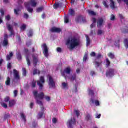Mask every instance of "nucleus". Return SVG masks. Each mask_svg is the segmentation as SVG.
<instances>
[{"instance_id":"bf43d9fd","label":"nucleus","mask_w":128,"mask_h":128,"mask_svg":"<svg viewBox=\"0 0 128 128\" xmlns=\"http://www.w3.org/2000/svg\"><path fill=\"white\" fill-rule=\"evenodd\" d=\"M56 52H62V48H60V47H58L56 48Z\"/></svg>"},{"instance_id":"9b49d317","label":"nucleus","mask_w":128,"mask_h":128,"mask_svg":"<svg viewBox=\"0 0 128 128\" xmlns=\"http://www.w3.org/2000/svg\"><path fill=\"white\" fill-rule=\"evenodd\" d=\"M24 6L28 12H34V9L30 7V2H24Z\"/></svg>"},{"instance_id":"f3484780","label":"nucleus","mask_w":128,"mask_h":128,"mask_svg":"<svg viewBox=\"0 0 128 128\" xmlns=\"http://www.w3.org/2000/svg\"><path fill=\"white\" fill-rule=\"evenodd\" d=\"M94 64H95L96 68H98L100 66V65L102 64V61L100 60L99 62L95 61Z\"/></svg>"},{"instance_id":"7c9ffc66","label":"nucleus","mask_w":128,"mask_h":128,"mask_svg":"<svg viewBox=\"0 0 128 128\" xmlns=\"http://www.w3.org/2000/svg\"><path fill=\"white\" fill-rule=\"evenodd\" d=\"M36 74H40V71L38 70V69H34L33 70V75L34 76V75Z\"/></svg>"},{"instance_id":"c03bdc74","label":"nucleus","mask_w":128,"mask_h":128,"mask_svg":"<svg viewBox=\"0 0 128 128\" xmlns=\"http://www.w3.org/2000/svg\"><path fill=\"white\" fill-rule=\"evenodd\" d=\"M102 58V54L100 53L98 54L96 56L95 58V60H100Z\"/></svg>"},{"instance_id":"338daca9","label":"nucleus","mask_w":128,"mask_h":128,"mask_svg":"<svg viewBox=\"0 0 128 128\" xmlns=\"http://www.w3.org/2000/svg\"><path fill=\"white\" fill-rule=\"evenodd\" d=\"M90 74L92 76H94V74H96V72H94V70H92L90 71Z\"/></svg>"},{"instance_id":"4c0bfd02","label":"nucleus","mask_w":128,"mask_h":128,"mask_svg":"<svg viewBox=\"0 0 128 128\" xmlns=\"http://www.w3.org/2000/svg\"><path fill=\"white\" fill-rule=\"evenodd\" d=\"M10 114H4V120H6L8 118H10Z\"/></svg>"},{"instance_id":"4468645a","label":"nucleus","mask_w":128,"mask_h":128,"mask_svg":"<svg viewBox=\"0 0 128 128\" xmlns=\"http://www.w3.org/2000/svg\"><path fill=\"white\" fill-rule=\"evenodd\" d=\"M62 2L55 3L53 5L54 8H55L56 10V8H62Z\"/></svg>"},{"instance_id":"864d4df0","label":"nucleus","mask_w":128,"mask_h":128,"mask_svg":"<svg viewBox=\"0 0 128 128\" xmlns=\"http://www.w3.org/2000/svg\"><path fill=\"white\" fill-rule=\"evenodd\" d=\"M4 102H10V98L8 96H6L4 99Z\"/></svg>"},{"instance_id":"2eb2a0df","label":"nucleus","mask_w":128,"mask_h":128,"mask_svg":"<svg viewBox=\"0 0 128 128\" xmlns=\"http://www.w3.org/2000/svg\"><path fill=\"white\" fill-rule=\"evenodd\" d=\"M90 102H91V104H95V106H99L100 105V101H98V100H94V99L91 98L90 99Z\"/></svg>"},{"instance_id":"a18cd8bd","label":"nucleus","mask_w":128,"mask_h":128,"mask_svg":"<svg viewBox=\"0 0 128 128\" xmlns=\"http://www.w3.org/2000/svg\"><path fill=\"white\" fill-rule=\"evenodd\" d=\"M26 28V24H23L21 26H20V30H24Z\"/></svg>"},{"instance_id":"e433bc0d","label":"nucleus","mask_w":128,"mask_h":128,"mask_svg":"<svg viewBox=\"0 0 128 128\" xmlns=\"http://www.w3.org/2000/svg\"><path fill=\"white\" fill-rule=\"evenodd\" d=\"M85 118L87 120H90L92 118V116H90V114H88L85 117Z\"/></svg>"},{"instance_id":"f03ea898","label":"nucleus","mask_w":128,"mask_h":128,"mask_svg":"<svg viewBox=\"0 0 128 128\" xmlns=\"http://www.w3.org/2000/svg\"><path fill=\"white\" fill-rule=\"evenodd\" d=\"M33 95L35 100H36V102L40 106H42V100H43L44 98V94L43 92H40V93L38 94V91L34 90L33 91Z\"/></svg>"},{"instance_id":"ea45409f","label":"nucleus","mask_w":128,"mask_h":128,"mask_svg":"<svg viewBox=\"0 0 128 128\" xmlns=\"http://www.w3.org/2000/svg\"><path fill=\"white\" fill-rule=\"evenodd\" d=\"M17 59L18 60H22V55L20 54V52H18L17 54Z\"/></svg>"},{"instance_id":"72a5a7b5","label":"nucleus","mask_w":128,"mask_h":128,"mask_svg":"<svg viewBox=\"0 0 128 128\" xmlns=\"http://www.w3.org/2000/svg\"><path fill=\"white\" fill-rule=\"evenodd\" d=\"M22 76H26V68H22Z\"/></svg>"},{"instance_id":"b1692460","label":"nucleus","mask_w":128,"mask_h":128,"mask_svg":"<svg viewBox=\"0 0 128 128\" xmlns=\"http://www.w3.org/2000/svg\"><path fill=\"white\" fill-rule=\"evenodd\" d=\"M86 46H88L90 44V37H88V36L86 35Z\"/></svg>"},{"instance_id":"c756f323","label":"nucleus","mask_w":128,"mask_h":128,"mask_svg":"<svg viewBox=\"0 0 128 128\" xmlns=\"http://www.w3.org/2000/svg\"><path fill=\"white\" fill-rule=\"evenodd\" d=\"M88 14H90V16H96V12H94V10H88Z\"/></svg>"},{"instance_id":"6ab92c4d","label":"nucleus","mask_w":128,"mask_h":128,"mask_svg":"<svg viewBox=\"0 0 128 128\" xmlns=\"http://www.w3.org/2000/svg\"><path fill=\"white\" fill-rule=\"evenodd\" d=\"M112 76V69H109L106 72V76Z\"/></svg>"},{"instance_id":"774afa93","label":"nucleus","mask_w":128,"mask_h":128,"mask_svg":"<svg viewBox=\"0 0 128 128\" xmlns=\"http://www.w3.org/2000/svg\"><path fill=\"white\" fill-rule=\"evenodd\" d=\"M91 56H96V52H92L90 53Z\"/></svg>"},{"instance_id":"0e129e2a","label":"nucleus","mask_w":128,"mask_h":128,"mask_svg":"<svg viewBox=\"0 0 128 128\" xmlns=\"http://www.w3.org/2000/svg\"><path fill=\"white\" fill-rule=\"evenodd\" d=\"M30 44H32V42L30 41H29L26 42V45L27 46H30Z\"/></svg>"},{"instance_id":"58836bf2","label":"nucleus","mask_w":128,"mask_h":128,"mask_svg":"<svg viewBox=\"0 0 128 128\" xmlns=\"http://www.w3.org/2000/svg\"><path fill=\"white\" fill-rule=\"evenodd\" d=\"M88 60V53H86L83 57V62H86Z\"/></svg>"},{"instance_id":"5fc2aeb1","label":"nucleus","mask_w":128,"mask_h":128,"mask_svg":"<svg viewBox=\"0 0 128 128\" xmlns=\"http://www.w3.org/2000/svg\"><path fill=\"white\" fill-rule=\"evenodd\" d=\"M14 98H16L18 96V90H14Z\"/></svg>"},{"instance_id":"052dcab7","label":"nucleus","mask_w":128,"mask_h":128,"mask_svg":"<svg viewBox=\"0 0 128 128\" xmlns=\"http://www.w3.org/2000/svg\"><path fill=\"white\" fill-rule=\"evenodd\" d=\"M7 68H9V70H10L12 68V64L8 63L7 64Z\"/></svg>"},{"instance_id":"423d86ee","label":"nucleus","mask_w":128,"mask_h":128,"mask_svg":"<svg viewBox=\"0 0 128 128\" xmlns=\"http://www.w3.org/2000/svg\"><path fill=\"white\" fill-rule=\"evenodd\" d=\"M42 47L44 48V54L46 58H48V46L46 43L43 44L42 45Z\"/></svg>"},{"instance_id":"2f4dec72","label":"nucleus","mask_w":128,"mask_h":128,"mask_svg":"<svg viewBox=\"0 0 128 128\" xmlns=\"http://www.w3.org/2000/svg\"><path fill=\"white\" fill-rule=\"evenodd\" d=\"M44 112H39L38 114V118H42V116H44Z\"/></svg>"},{"instance_id":"393cba45","label":"nucleus","mask_w":128,"mask_h":128,"mask_svg":"<svg viewBox=\"0 0 128 128\" xmlns=\"http://www.w3.org/2000/svg\"><path fill=\"white\" fill-rule=\"evenodd\" d=\"M110 66V61L108 60V58H106V68H108Z\"/></svg>"},{"instance_id":"dca6fc26","label":"nucleus","mask_w":128,"mask_h":128,"mask_svg":"<svg viewBox=\"0 0 128 128\" xmlns=\"http://www.w3.org/2000/svg\"><path fill=\"white\" fill-rule=\"evenodd\" d=\"M102 24H104V19L102 18H100L97 22V26L98 28H100L102 26Z\"/></svg>"},{"instance_id":"de8ad7c7","label":"nucleus","mask_w":128,"mask_h":128,"mask_svg":"<svg viewBox=\"0 0 128 128\" xmlns=\"http://www.w3.org/2000/svg\"><path fill=\"white\" fill-rule=\"evenodd\" d=\"M31 86L32 88H34L36 86V82L33 81L32 82Z\"/></svg>"},{"instance_id":"e2e57ef3","label":"nucleus","mask_w":128,"mask_h":128,"mask_svg":"<svg viewBox=\"0 0 128 128\" xmlns=\"http://www.w3.org/2000/svg\"><path fill=\"white\" fill-rule=\"evenodd\" d=\"M45 98L48 102H50V97L48 96H46Z\"/></svg>"},{"instance_id":"37998d69","label":"nucleus","mask_w":128,"mask_h":128,"mask_svg":"<svg viewBox=\"0 0 128 128\" xmlns=\"http://www.w3.org/2000/svg\"><path fill=\"white\" fill-rule=\"evenodd\" d=\"M28 37L32 36V30H29L28 32Z\"/></svg>"},{"instance_id":"a19ab883","label":"nucleus","mask_w":128,"mask_h":128,"mask_svg":"<svg viewBox=\"0 0 128 128\" xmlns=\"http://www.w3.org/2000/svg\"><path fill=\"white\" fill-rule=\"evenodd\" d=\"M124 46H125L126 48H128V39H125L124 40Z\"/></svg>"},{"instance_id":"3c124183","label":"nucleus","mask_w":128,"mask_h":128,"mask_svg":"<svg viewBox=\"0 0 128 128\" xmlns=\"http://www.w3.org/2000/svg\"><path fill=\"white\" fill-rule=\"evenodd\" d=\"M102 4L104 6H105V8H108V4H106V2L104 0L102 2Z\"/></svg>"},{"instance_id":"680f3d73","label":"nucleus","mask_w":128,"mask_h":128,"mask_svg":"<svg viewBox=\"0 0 128 128\" xmlns=\"http://www.w3.org/2000/svg\"><path fill=\"white\" fill-rule=\"evenodd\" d=\"M62 86L64 88H66L68 86V84L66 82H62Z\"/></svg>"},{"instance_id":"20e7f679","label":"nucleus","mask_w":128,"mask_h":128,"mask_svg":"<svg viewBox=\"0 0 128 128\" xmlns=\"http://www.w3.org/2000/svg\"><path fill=\"white\" fill-rule=\"evenodd\" d=\"M44 77L41 76L38 80H37V84L39 86L40 90L44 88V84L45 82Z\"/></svg>"},{"instance_id":"a211bd4d","label":"nucleus","mask_w":128,"mask_h":128,"mask_svg":"<svg viewBox=\"0 0 128 128\" xmlns=\"http://www.w3.org/2000/svg\"><path fill=\"white\" fill-rule=\"evenodd\" d=\"M68 78L70 80V82H74V80H76V74H73L72 76L69 77Z\"/></svg>"},{"instance_id":"49530a36","label":"nucleus","mask_w":128,"mask_h":128,"mask_svg":"<svg viewBox=\"0 0 128 128\" xmlns=\"http://www.w3.org/2000/svg\"><path fill=\"white\" fill-rule=\"evenodd\" d=\"M114 44L116 46H117L118 48H120V40H117L115 42Z\"/></svg>"},{"instance_id":"6e6552de","label":"nucleus","mask_w":128,"mask_h":128,"mask_svg":"<svg viewBox=\"0 0 128 128\" xmlns=\"http://www.w3.org/2000/svg\"><path fill=\"white\" fill-rule=\"evenodd\" d=\"M67 124L68 128H72V124H76V119L74 118H71L70 120H69L67 122Z\"/></svg>"},{"instance_id":"09e8293b","label":"nucleus","mask_w":128,"mask_h":128,"mask_svg":"<svg viewBox=\"0 0 128 128\" xmlns=\"http://www.w3.org/2000/svg\"><path fill=\"white\" fill-rule=\"evenodd\" d=\"M74 112L77 116V118H78V116H80V111L78 110H74Z\"/></svg>"},{"instance_id":"0eeeda50","label":"nucleus","mask_w":128,"mask_h":128,"mask_svg":"<svg viewBox=\"0 0 128 128\" xmlns=\"http://www.w3.org/2000/svg\"><path fill=\"white\" fill-rule=\"evenodd\" d=\"M70 68L67 67L64 68V70L61 72V74L62 76H64V78H66V74H70L71 72Z\"/></svg>"},{"instance_id":"f704fd0d","label":"nucleus","mask_w":128,"mask_h":128,"mask_svg":"<svg viewBox=\"0 0 128 128\" xmlns=\"http://www.w3.org/2000/svg\"><path fill=\"white\" fill-rule=\"evenodd\" d=\"M20 116H21L22 118L23 119L24 122H26V116L24 115V113H20Z\"/></svg>"},{"instance_id":"69168bd1","label":"nucleus","mask_w":128,"mask_h":128,"mask_svg":"<svg viewBox=\"0 0 128 128\" xmlns=\"http://www.w3.org/2000/svg\"><path fill=\"white\" fill-rule=\"evenodd\" d=\"M8 34H4V40H8Z\"/></svg>"},{"instance_id":"473e14b6","label":"nucleus","mask_w":128,"mask_h":128,"mask_svg":"<svg viewBox=\"0 0 128 128\" xmlns=\"http://www.w3.org/2000/svg\"><path fill=\"white\" fill-rule=\"evenodd\" d=\"M64 22L65 24H68V22H70V20L68 19V16H66V17H64Z\"/></svg>"},{"instance_id":"7ed1b4c3","label":"nucleus","mask_w":128,"mask_h":128,"mask_svg":"<svg viewBox=\"0 0 128 128\" xmlns=\"http://www.w3.org/2000/svg\"><path fill=\"white\" fill-rule=\"evenodd\" d=\"M48 84L49 86V88H56V82H54V80L50 76H48Z\"/></svg>"},{"instance_id":"8fccbe9b","label":"nucleus","mask_w":128,"mask_h":128,"mask_svg":"<svg viewBox=\"0 0 128 128\" xmlns=\"http://www.w3.org/2000/svg\"><path fill=\"white\" fill-rule=\"evenodd\" d=\"M1 106L3 108H8V105L6 104L4 102L1 103Z\"/></svg>"},{"instance_id":"79ce46f5","label":"nucleus","mask_w":128,"mask_h":128,"mask_svg":"<svg viewBox=\"0 0 128 128\" xmlns=\"http://www.w3.org/2000/svg\"><path fill=\"white\" fill-rule=\"evenodd\" d=\"M20 12V9H14V14H16V16H18Z\"/></svg>"},{"instance_id":"f8f14e48","label":"nucleus","mask_w":128,"mask_h":128,"mask_svg":"<svg viewBox=\"0 0 128 128\" xmlns=\"http://www.w3.org/2000/svg\"><path fill=\"white\" fill-rule=\"evenodd\" d=\"M32 58L33 59V66H36V64H38V56H34V54L32 55Z\"/></svg>"},{"instance_id":"6e6d98bb","label":"nucleus","mask_w":128,"mask_h":128,"mask_svg":"<svg viewBox=\"0 0 128 128\" xmlns=\"http://www.w3.org/2000/svg\"><path fill=\"white\" fill-rule=\"evenodd\" d=\"M5 20H10V15H7L5 16Z\"/></svg>"},{"instance_id":"39448f33","label":"nucleus","mask_w":128,"mask_h":128,"mask_svg":"<svg viewBox=\"0 0 128 128\" xmlns=\"http://www.w3.org/2000/svg\"><path fill=\"white\" fill-rule=\"evenodd\" d=\"M75 22L76 24H78V22H86V17H84L82 15H78L75 18Z\"/></svg>"},{"instance_id":"5701e85b","label":"nucleus","mask_w":128,"mask_h":128,"mask_svg":"<svg viewBox=\"0 0 128 128\" xmlns=\"http://www.w3.org/2000/svg\"><path fill=\"white\" fill-rule=\"evenodd\" d=\"M5 84L6 86H10V76L6 78V80L5 82Z\"/></svg>"},{"instance_id":"13d9d810","label":"nucleus","mask_w":128,"mask_h":128,"mask_svg":"<svg viewBox=\"0 0 128 128\" xmlns=\"http://www.w3.org/2000/svg\"><path fill=\"white\" fill-rule=\"evenodd\" d=\"M52 122L53 124H56V122H58V120H56V118H54L52 119Z\"/></svg>"},{"instance_id":"c9c22d12","label":"nucleus","mask_w":128,"mask_h":128,"mask_svg":"<svg viewBox=\"0 0 128 128\" xmlns=\"http://www.w3.org/2000/svg\"><path fill=\"white\" fill-rule=\"evenodd\" d=\"M88 94L90 96H94V91L92 90H88Z\"/></svg>"},{"instance_id":"a878e982","label":"nucleus","mask_w":128,"mask_h":128,"mask_svg":"<svg viewBox=\"0 0 128 128\" xmlns=\"http://www.w3.org/2000/svg\"><path fill=\"white\" fill-rule=\"evenodd\" d=\"M44 6H40L36 8V12H42V10H44Z\"/></svg>"},{"instance_id":"cd10ccee","label":"nucleus","mask_w":128,"mask_h":128,"mask_svg":"<svg viewBox=\"0 0 128 128\" xmlns=\"http://www.w3.org/2000/svg\"><path fill=\"white\" fill-rule=\"evenodd\" d=\"M26 60L28 66H30V56H26Z\"/></svg>"},{"instance_id":"603ef678","label":"nucleus","mask_w":128,"mask_h":128,"mask_svg":"<svg viewBox=\"0 0 128 128\" xmlns=\"http://www.w3.org/2000/svg\"><path fill=\"white\" fill-rule=\"evenodd\" d=\"M102 32H104L102 30H98L97 32V34H98V36H100V34H102Z\"/></svg>"},{"instance_id":"bb28decb","label":"nucleus","mask_w":128,"mask_h":128,"mask_svg":"<svg viewBox=\"0 0 128 128\" xmlns=\"http://www.w3.org/2000/svg\"><path fill=\"white\" fill-rule=\"evenodd\" d=\"M8 40H4L2 42L3 46H8Z\"/></svg>"},{"instance_id":"4d7b16f0","label":"nucleus","mask_w":128,"mask_h":128,"mask_svg":"<svg viewBox=\"0 0 128 128\" xmlns=\"http://www.w3.org/2000/svg\"><path fill=\"white\" fill-rule=\"evenodd\" d=\"M24 18H26V20L27 18H28V14L26 13H24Z\"/></svg>"},{"instance_id":"412c9836","label":"nucleus","mask_w":128,"mask_h":128,"mask_svg":"<svg viewBox=\"0 0 128 128\" xmlns=\"http://www.w3.org/2000/svg\"><path fill=\"white\" fill-rule=\"evenodd\" d=\"M30 4H31L32 6H36V0H30Z\"/></svg>"},{"instance_id":"c85d7f7f","label":"nucleus","mask_w":128,"mask_h":128,"mask_svg":"<svg viewBox=\"0 0 128 128\" xmlns=\"http://www.w3.org/2000/svg\"><path fill=\"white\" fill-rule=\"evenodd\" d=\"M69 12H70V16H74V14H76V12H74V9H70Z\"/></svg>"},{"instance_id":"4be33fe9","label":"nucleus","mask_w":128,"mask_h":128,"mask_svg":"<svg viewBox=\"0 0 128 128\" xmlns=\"http://www.w3.org/2000/svg\"><path fill=\"white\" fill-rule=\"evenodd\" d=\"M12 56H14L12 52H10L9 54H8L6 56V60H10V58H12Z\"/></svg>"},{"instance_id":"9d476101","label":"nucleus","mask_w":128,"mask_h":128,"mask_svg":"<svg viewBox=\"0 0 128 128\" xmlns=\"http://www.w3.org/2000/svg\"><path fill=\"white\" fill-rule=\"evenodd\" d=\"M6 27L8 30L10 32V36H14V28H12V25L6 24Z\"/></svg>"},{"instance_id":"f257e3e1","label":"nucleus","mask_w":128,"mask_h":128,"mask_svg":"<svg viewBox=\"0 0 128 128\" xmlns=\"http://www.w3.org/2000/svg\"><path fill=\"white\" fill-rule=\"evenodd\" d=\"M66 44H70V46L68 47L70 50H72L76 46H78L80 44V42L78 40V38H73L70 39H68L66 41Z\"/></svg>"},{"instance_id":"1a4fd4ad","label":"nucleus","mask_w":128,"mask_h":128,"mask_svg":"<svg viewBox=\"0 0 128 128\" xmlns=\"http://www.w3.org/2000/svg\"><path fill=\"white\" fill-rule=\"evenodd\" d=\"M13 74H14V76L15 80H18L20 79V74H18V70L16 69L13 70Z\"/></svg>"},{"instance_id":"aec40b11","label":"nucleus","mask_w":128,"mask_h":128,"mask_svg":"<svg viewBox=\"0 0 128 128\" xmlns=\"http://www.w3.org/2000/svg\"><path fill=\"white\" fill-rule=\"evenodd\" d=\"M16 104V100H12L9 101V106L12 108V106H14Z\"/></svg>"},{"instance_id":"ddd939ff","label":"nucleus","mask_w":128,"mask_h":128,"mask_svg":"<svg viewBox=\"0 0 128 128\" xmlns=\"http://www.w3.org/2000/svg\"><path fill=\"white\" fill-rule=\"evenodd\" d=\"M50 30L52 32H62L60 28H56V27H52Z\"/></svg>"}]
</instances>
